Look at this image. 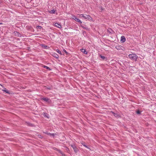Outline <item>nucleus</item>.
<instances>
[{
  "mask_svg": "<svg viewBox=\"0 0 156 156\" xmlns=\"http://www.w3.org/2000/svg\"><path fill=\"white\" fill-rule=\"evenodd\" d=\"M112 30L111 28H108L107 30V32L110 34L112 33Z\"/></svg>",
  "mask_w": 156,
  "mask_h": 156,
  "instance_id": "15",
  "label": "nucleus"
},
{
  "mask_svg": "<svg viewBox=\"0 0 156 156\" xmlns=\"http://www.w3.org/2000/svg\"><path fill=\"white\" fill-rule=\"evenodd\" d=\"M2 24V23H0V24Z\"/></svg>",
  "mask_w": 156,
  "mask_h": 156,
  "instance_id": "31",
  "label": "nucleus"
},
{
  "mask_svg": "<svg viewBox=\"0 0 156 156\" xmlns=\"http://www.w3.org/2000/svg\"><path fill=\"white\" fill-rule=\"evenodd\" d=\"M82 27L84 29H86L87 30V27H83L82 26Z\"/></svg>",
  "mask_w": 156,
  "mask_h": 156,
  "instance_id": "26",
  "label": "nucleus"
},
{
  "mask_svg": "<svg viewBox=\"0 0 156 156\" xmlns=\"http://www.w3.org/2000/svg\"><path fill=\"white\" fill-rule=\"evenodd\" d=\"M37 29H41L42 28V27L41 26H38L36 27Z\"/></svg>",
  "mask_w": 156,
  "mask_h": 156,
  "instance_id": "21",
  "label": "nucleus"
},
{
  "mask_svg": "<svg viewBox=\"0 0 156 156\" xmlns=\"http://www.w3.org/2000/svg\"><path fill=\"white\" fill-rule=\"evenodd\" d=\"M136 113L137 114H140V113H141V112L139 110H137V111H136Z\"/></svg>",
  "mask_w": 156,
  "mask_h": 156,
  "instance_id": "22",
  "label": "nucleus"
},
{
  "mask_svg": "<svg viewBox=\"0 0 156 156\" xmlns=\"http://www.w3.org/2000/svg\"><path fill=\"white\" fill-rule=\"evenodd\" d=\"M80 50L82 52L85 54H87V52L86 51L85 49H80Z\"/></svg>",
  "mask_w": 156,
  "mask_h": 156,
  "instance_id": "12",
  "label": "nucleus"
},
{
  "mask_svg": "<svg viewBox=\"0 0 156 156\" xmlns=\"http://www.w3.org/2000/svg\"><path fill=\"white\" fill-rule=\"evenodd\" d=\"M50 136H54V133H51V135Z\"/></svg>",
  "mask_w": 156,
  "mask_h": 156,
  "instance_id": "28",
  "label": "nucleus"
},
{
  "mask_svg": "<svg viewBox=\"0 0 156 156\" xmlns=\"http://www.w3.org/2000/svg\"><path fill=\"white\" fill-rule=\"evenodd\" d=\"M56 51L59 54H60V55H62V53L61 52V51H60L58 49H57L56 50Z\"/></svg>",
  "mask_w": 156,
  "mask_h": 156,
  "instance_id": "18",
  "label": "nucleus"
},
{
  "mask_svg": "<svg viewBox=\"0 0 156 156\" xmlns=\"http://www.w3.org/2000/svg\"><path fill=\"white\" fill-rule=\"evenodd\" d=\"M126 39L124 36H122L121 37V41L122 43H123L124 42L126 41Z\"/></svg>",
  "mask_w": 156,
  "mask_h": 156,
  "instance_id": "6",
  "label": "nucleus"
},
{
  "mask_svg": "<svg viewBox=\"0 0 156 156\" xmlns=\"http://www.w3.org/2000/svg\"><path fill=\"white\" fill-rule=\"evenodd\" d=\"M111 112L113 114V115H114L115 117H117L118 116H119V115L117 114H116V113H115L114 112H112V111Z\"/></svg>",
  "mask_w": 156,
  "mask_h": 156,
  "instance_id": "16",
  "label": "nucleus"
},
{
  "mask_svg": "<svg viewBox=\"0 0 156 156\" xmlns=\"http://www.w3.org/2000/svg\"><path fill=\"white\" fill-rule=\"evenodd\" d=\"M55 26L59 28H61V24H59L58 23H55Z\"/></svg>",
  "mask_w": 156,
  "mask_h": 156,
  "instance_id": "11",
  "label": "nucleus"
},
{
  "mask_svg": "<svg viewBox=\"0 0 156 156\" xmlns=\"http://www.w3.org/2000/svg\"><path fill=\"white\" fill-rule=\"evenodd\" d=\"M70 146L72 147L75 153H76L78 152V149L74 144H71Z\"/></svg>",
  "mask_w": 156,
  "mask_h": 156,
  "instance_id": "3",
  "label": "nucleus"
},
{
  "mask_svg": "<svg viewBox=\"0 0 156 156\" xmlns=\"http://www.w3.org/2000/svg\"><path fill=\"white\" fill-rule=\"evenodd\" d=\"M115 48L117 50H122V48L123 47L121 46H117L115 47Z\"/></svg>",
  "mask_w": 156,
  "mask_h": 156,
  "instance_id": "10",
  "label": "nucleus"
},
{
  "mask_svg": "<svg viewBox=\"0 0 156 156\" xmlns=\"http://www.w3.org/2000/svg\"><path fill=\"white\" fill-rule=\"evenodd\" d=\"M44 47H47V46L44 45Z\"/></svg>",
  "mask_w": 156,
  "mask_h": 156,
  "instance_id": "30",
  "label": "nucleus"
},
{
  "mask_svg": "<svg viewBox=\"0 0 156 156\" xmlns=\"http://www.w3.org/2000/svg\"><path fill=\"white\" fill-rule=\"evenodd\" d=\"M73 19L76 22L79 23H82V22L81 20L77 18L75 16H74Z\"/></svg>",
  "mask_w": 156,
  "mask_h": 156,
  "instance_id": "7",
  "label": "nucleus"
},
{
  "mask_svg": "<svg viewBox=\"0 0 156 156\" xmlns=\"http://www.w3.org/2000/svg\"><path fill=\"white\" fill-rule=\"evenodd\" d=\"M42 67L45 69H48L49 70H51V69L50 68H49V67L44 65H43L42 66Z\"/></svg>",
  "mask_w": 156,
  "mask_h": 156,
  "instance_id": "13",
  "label": "nucleus"
},
{
  "mask_svg": "<svg viewBox=\"0 0 156 156\" xmlns=\"http://www.w3.org/2000/svg\"><path fill=\"white\" fill-rule=\"evenodd\" d=\"M83 146H84L85 147H86V148H88V147L86 146V145H85V144H84L83 145Z\"/></svg>",
  "mask_w": 156,
  "mask_h": 156,
  "instance_id": "27",
  "label": "nucleus"
},
{
  "mask_svg": "<svg viewBox=\"0 0 156 156\" xmlns=\"http://www.w3.org/2000/svg\"><path fill=\"white\" fill-rule=\"evenodd\" d=\"M47 134L48 135H49L50 136H51V133H47Z\"/></svg>",
  "mask_w": 156,
  "mask_h": 156,
  "instance_id": "29",
  "label": "nucleus"
},
{
  "mask_svg": "<svg viewBox=\"0 0 156 156\" xmlns=\"http://www.w3.org/2000/svg\"><path fill=\"white\" fill-rule=\"evenodd\" d=\"M100 57L103 59L104 60H105L106 61L107 60V58L106 57H105L104 56H102L101 55H100Z\"/></svg>",
  "mask_w": 156,
  "mask_h": 156,
  "instance_id": "14",
  "label": "nucleus"
},
{
  "mask_svg": "<svg viewBox=\"0 0 156 156\" xmlns=\"http://www.w3.org/2000/svg\"><path fill=\"white\" fill-rule=\"evenodd\" d=\"M14 33L16 36L19 37H21V34L19 33L17 31H15L14 32Z\"/></svg>",
  "mask_w": 156,
  "mask_h": 156,
  "instance_id": "8",
  "label": "nucleus"
},
{
  "mask_svg": "<svg viewBox=\"0 0 156 156\" xmlns=\"http://www.w3.org/2000/svg\"><path fill=\"white\" fill-rule=\"evenodd\" d=\"M27 125L29 126H33V124L27 122Z\"/></svg>",
  "mask_w": 156,
  "mask_h": 156,
  "instance_id": "20",
  "label": "nucleus"
},
{
  "mask_svg": "<svg viewBox=\"0 0 156 156\" xmlns=\"http://www.w3.org/2000/svg\"><path fill=\"white\" fill-rule=\"evenodd\" d=\"M129 58L132 60L136 61L138 58V56L135 54H130L128 55Z\"/></svg>",
  "mask_w": 156,
  "mask_h": 156,
  "instance_id": "1",
  "label": "nucleus"
},
{
  "mask_svg": "<svg viewBox=\"0 0 156 156\" xmlns=\"http://www.w3.org/2000/svg\"><path fill=\"white\" fill-rule=\"evenodd\" d=\"M44 117H47V118H49L48 115L46 113H44Z\"/></svg>",
  "mask_w": 156,
  "mask_h": 156,
  "instance_id": "17",
  "label": "nucleus"
},
{
  "mask_svg": "<svg viewBox=\"0 0 156 156\" xmlns=\"http://www.w3.org/2000/svg\"><path fill=\"white\" fill-rule=\"evenodd\" d=\"M55 10L54 9H52L50 11V12L51 13H55Z\"/></svg>",
  "mask_w": 156,
  "mask_h": 156,
  "instance_id": "19",
  "label": "nucleus"
},
{
  "mask_svg": "<svg viewBox=\"0 0 156 156\" xmlns=\"http://www.w3.org/2000/svg\"><path fill=\"white\" fill-rule=\"evenodd\" d=\"M3 91L5 92L6 93L9 94H12V92L11 91H9L8 90L6 89V88H5L4 89L2 90Z\"/></svg>",
  "mask_w": 156,
  "mask_h": 156,
  "instance_id": "5",
  "label": "nucleus"
},
{
  "mask_svg": "<svg viewBox=\"0 0 156 156\" xmlns=\"http://www.w3.org/2000/svg\"><path fill=\"white\" fill-rule=\"evenodd\" d=\"M80 16L81 17H83L84 19L88 20H92V18L89 15H87L86 14H81Z\"/></svg>",
  "mask_w": 156,
  "mask_h": 156,
  "instance_id": "2",
  "label": "nucleus"
},
{
  "mask_svg": "<svg viewBox=\"0 0 156 156\" xmlns=\"http://www.w3.org/2000/svg\"><path fill=\"white\" fill-rule=\"evenodd\" d=\"M46 89L48 90H51V87H46Z\"/></svg>",
  "mask_w": 156,
  "mask_h": 156,
  "instance_id": "23",
  "label": "nucleus"
},
{
  "mask_svg": "<svg viewBox=\"0 0 156 156\" xmlns=\"http://www.w3.org/2000/svg\"><path fill=\"white\" fill-rule=\"evenodd\" d=\"M63 51L64 52H65L67 54V52L65 50V49H63Z\"/></svg>",
  "mask_w": 156,
  "mask_h": 156,
  "instance_id": "25",
  "label": "nucleus"
},
{
  "mask_svg": "<svg viewBox=\"0 0 156 156\" xmlns=\"http://www.w3.org/2000/svg\"><path fill=\"white\" fill-rule=\"evenodd\" d=\"M38 137L40 138H42L43 137L40 135H38Z\"/></svg>",
  "mask_w": 156,
  "mask_h": 156,
  "instance_id": "24",
  "label": "nucleus"
},
{
  "mask_svg": "<svg viewBox=\"0 0 156 156\" xmlns=\"http://www.w3.org/2000/svg\"><path fill=\"white\" fill-rule=\"evenodd\" d=\"M42 99L48 102V103H50L51 102V101L47 98H42Z\"/></svg>",
  "mask_w": 156,
  "mask_h": 156,
  "instance_id": "4",
  "label": "nucleus"
},
{
  "mask_svg": "<svg viewBox=\"0 0 156 156\" xmlns=\"http://www.w3.org/2000/svg\"><path fill=\"white\" fill-rule=\"evenodd\" d=\"M51 55L54 57L56 58H58L59 57V56L56 53H53Z\"/></svg>",
  "mask_w": 156,
  "mask_h": 156,
  "instance_id": "9",
  "label": "nucleus"
}]
</instances>
